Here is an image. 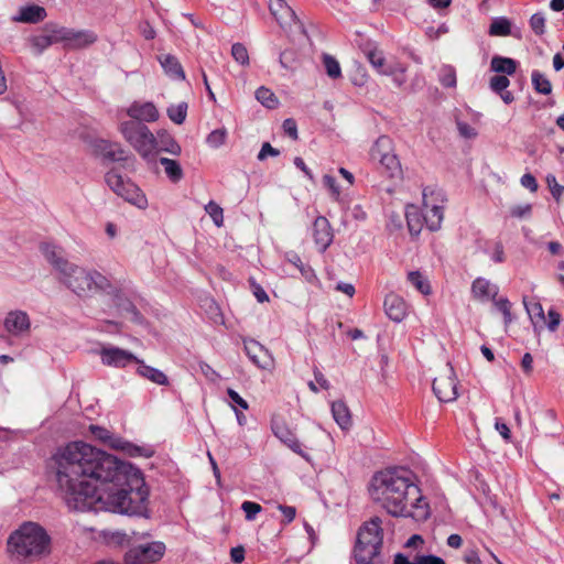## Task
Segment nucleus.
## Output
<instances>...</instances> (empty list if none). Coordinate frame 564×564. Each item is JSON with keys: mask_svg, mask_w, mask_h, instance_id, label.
<instances>
[{"mask_svg": "<svg viewBox=\"0 0 564 564\" xmlns=\"http://www.w3.org/2000/svg\"><path fill=\"white\" fill-rule=\"evenodd\" d=\"M159 162L164 167V172L171 182L177 183L183 178V169L177 161L167 158H160Z\"/></svg>", "mask_w": 564, "mask_h": 564, "instance_id": "obj_32", "label": "nucleus"}, {"mask_svg": "<svg viewBox=\"0 0 564 564\" xmlns=\"http://www.w3.org/2000/svg\"><path fill=\"white\" fill-rule=\"evenodd\" d=\"M256 99L268 109H274L279 105V100L273 91L263 86L256 90Z\"/></svg>", "mask_w": 564, "mask_h": 564, "instance_id": "obj_35", "label": "nucleus"}, {"mask_svg": "<svg viewBox=\"0 0 564 564\" xmlns=\"http://www.w3.org/2000/svg\"><path fill=\"white\" fill-rule=\"evenodd\" d=\"M409 282L422 294L431 293V285L427 279L420 271H411L408 274Z\"/></svg>", "mask_w": 564, "mask_h": 564, "instance_id": "obj_37", "label": "nucleus"}, {"mask_svg": "<svg viewBox=\"0 0 564 564\" xmlns=\"http://www.w3.org/2000/svg\"><path fill=\"white\" fill-rule=\"evenodd\" d=\"M523 303L532 321H534V318L544 319V311L541 303L535 301L527 302L525 300L523 301Z\"/></svg>", "mask_w": 564, "mask_h": 564, "instance_id": "obj_49", "label": "nucleus"}, {"mask_svg": "<svg viewBox=\"0 0 564 564\" xmlns=\"http://www.w3.org/2000/svg\"><path fill=\"white\" fill-rule=\"evenodd\" d=\"M245 351L258 367L265 368L268 366L269 351L258 341L253 339L245 340Z\"/></svg>", "mask_w": 564, "mask_h": 564, "instance_id": "obj_22", "label": "nucleus"}, {"mask_svg": "<svg viewBox=\"0 0 564 564\" xmlns=\"http://www.w3.org/2000/svg\"><path fill=\"white\" fill-rule=\"evenodd\" d=\"M160 63L165 73L173 79H185V74L182 68V65L180 64L178 59L175 56L170 54L163 55L160 57Z\"/></svg>", "mask_w": 564, "mask_h": 564, "instance_id": "obj_26", "label": "nucleus"}, {"mask_svg": "<svg viewBox=\"0 0 564 564\" xmlns=\"http://www.w3.org/2000/svg\"><path fill=\"white\" fill-rule=\"evenodd\" d=\"M433 392L441 402H452L458 397L453 367L447 364L446 373L433 380Z\"/></svg>", "mask_w": 564, "mask_h": 564, "instance_id": "obj_10", "label": "nucleus"}, {"mask_svg": "<svg viewBox=\"0 0 564 564\" xmlns=\"http://www.w3.org/2000/svg\"><path fill=\"white\" fill-rule=\"evenodd\" d=\"M333 231L327 218L319 216L313 224V238L316 247L324 252L333 241Z\"/></svg>", "mask_w": 564, "mask_h": 564, "instance_id": "obj_16", "label": "nucleus"}, {"mask_svg": "<svg viewBox=\"0 0 564 564\" xmlns=\"http://www.w3.org/2000/svg\"><path fill=\"white\" fill-rule=\"evenodd\" d=\"M227 394H228V397H229V399H230V401L232 403H235L236 405H238L242 410H247L248 409V402L243 398H241L237 391H235L234 389L229 388L227 390Z\"/></svg>", "mask_w": 564, "mask_h": 564, "instance_id": "obj_59", "label": "nucleus"}, {"mask_svg": "<svg viewBox=\"0 0 564 564\" xmlns=\"http://www.w3.org/2000/svg\"><path fill=\"white\" fill-rule=\"evenodd\" d=\"M205 210L212 217L215 225L220 227L224 223L223 208L215 202L210 200L206 206Z\"/></svg>", "mask_w": 564, "mask_h": 564, "instance_id": "obj_46", "label": "nucleus"}, {"mask_svg": "<svg viewBox=\"0 0 564 564\" xmlns=\"http://www.w3.org/2000/svg\"><path fill=\"white\" fill-rule=\"evenodd\" d=\"M273 434L291 451L310 462V455L302 449L301 443L296 438L295 434L285 425L282 421L272 422Z\"/></svg>", "mask_w": 564, "mask_h": 564, "instance_id": "obj_12", "label": "nucleus"}, {"mask_svg": "<svg viewBox=\"0 0 564 564\" xmlns=\"http://www.w3.org/2000/svg\"><path fill=\"white\" fill-rule=\"evenodd\" d=\"M275 1L279 7V10L274 8L273 3L271 4L270 9L280 26L289 31H293L294 28L299 29L300 31H304L303 24L297 19L295 12L289 6L283 3V0Z\"/></svg>", "mask_w": 564, "mask_h": 564, "instance_id": "obj_14", "label": "nucleus"}, {"mask_svg": "<svg viewBox=\"0 0 564 564\" xmlns=\"http://www.w3.org/2000/svg\"><path fill=\"white\" fill-rule=\"evenodd\" d=\"M547 328L551 332H555L561 323V314L556 312L555 310H549L547 312Z\"/></svg>", "mask_w": 564, "mask_h": 564, "instance_id": "obj_58", "label": "nucleus"}, {"mask_svg": "<svg viewBox=\"0 0 564 564\" xmlns=\"http://www.w3.org/2000/svg\"><path fill=\"white\" fill-rule=\"evenodd\" d=\"M100 154L112 162H123L124 167L132 166L133 156L130 155L121 145L106 140L98 144Z\"/></svg>", "mask_w": 564, "mask_h": 564, "instance_id": "obj_15", "label": "nucleus"}, {"mask_svg": "<svg viewBox=\"0 0 564 564\" xmlns=\"http://www.w3.org/2000/svg\"><path fill=\"white\" fill-rule=\"evenodd\" d=\"M383 306L387 316L393 322L400 323L408 315L406 303L397 294H388L384 299Z\"/></svg>", "mask_w": 564, "mask_h": 564, "instance_id": "obj_20", "label": "nucleus"}, {"mask_svg": "<svg viewBox=\"0 0 564 564\" xmlns=\"http://www.w3.org/2000/svg\"><path fill=\"white\" fill-rule=\"evenodd\" d=\"M413 564H446L445 561L436 555H419L414 556Z\"/></svg>", "mask_w": 564, "mask_h": 564, "instance_id": "obj_54", "label": "nucleus"}, {"mask_svg": "<svg viewBox=\"0 0 564 564\" xmlns=\"http://www.w3.org/2000/svg\"><path fill=\"white\" fill-rule=\"evenodd\" d=\"M393 151V142L387 135H381L377 139L370 150V158L373 162H379L381 156H386Z\"/></svg>", "mask_w": 564, "mask_h": 564, "instance_id": "obj_29", "label": "nucleus"}, {"mask_svg": "<svg viewBox=\"0 0 564 564\" xmlns=\"http://www.w3.org/2000/svg\"><path fill=\"white\" fill-rule=\"evenodd\" d=\"M31 46L35 54H41L44 50L52 45L46 32L43 30L41 34L33 35L30 39Z\"/></svg>", "mask_w": 564, "mask_h": 564, "instance_id": "obj_41", "label": "nucleus"}, {"mask_svg": "<svg viewBox=\"0 0 564 564\" xmlns=\"http://www.w3.org/2000/svg\"><path fill=\"white\" fill-rule=\"evenodd\" d=\"M367 58L380 74H388V70L383 68L386 59L381 52L371 50L367 53Z\"/></svg>", "mask_w": 564, "mask_h": 564, "instance_id": "obj_45", "label": "nucleus"}, {"mask_svg": "<svg viewBox=\"0 0 564 564\" xmlns=\"http://www.w3.org/2000/svg\"><path fill=\"white\" fill-rule=\"evenodd\" d=\"M282 128H283V131L285 132V134H288L290 138H292L293 140L299 139L297 126H296V122L294 119H292V118L285 119L283 121Z\"/></svg>", "mask_w": 564, "mask_h": 564, "instance_id": "obj_55", "label": "nucleus"}, {"mask_svg": "<svg viewBox=\"0 0 564 564\" xmlns=\"http://www.w3.org/2000/svg\"><path fill=\"white\" fill-rule=\"evenodd\" d=\"M405 218L410 234L412 236H417L423 227V214L417 207L411 205L406 207Z\"/></svg>", "mask_w": 564, "mask_h": 564, "instance_id": "obj_30", "label": "nucleus"}, {"mask_svg": "<svg viewBox=\"0 0 564 564\" xmlns=\"http://www.w3.org/2000/svg\"><path fill=\"white\" fill-rule=\"evenodd\" d=\"M510 85V80L505 75H495L490 78V89L497 94L505 91Z\"/></svg>", "mask_w": 564, "mask_h": 564, "instance_id": "obj_48", "label": "nucleus"}, {"mask_svg": "<svg viewBox=\"0 0 564 564\" xmlns=\"http://www.w3.org/2000/svg\"><path fill=\"white\" fill-rule=\"evenodd\" d=\"M280 151L273 148L269 142H264L258 153V160L263 161L268 155L278 156Z\"/></svg>", "mask_w": 564, "mask_h": 564, "instance_id": "obj_56", "label": "nucleus"}, {"mask_svg": "<svg viewBox=\"0 0 564 564\" xmlns=\"http://www.w3.org/2000/svg\"><path fill=\"white\" fill-rule=\"evenodd\" d=\"M99 356L102 365L118 369H123L139 361V358L131 351L113 345L102 346Z\"/></svg>", "mask_w": 564, "mask_h": 564, "instance_id": "obj_9", "label": "nucleus"}, {"mask_svg": "<svg viewBox=\"0 0 564 564\" xmlns=\"http://www.w3.org/2000/svg\"><path fill=\"white\" fill-rule=\"evenodd\" d=\"M457 129H458L459 134L464 138L470 139V138H475L477 135L475 128H473L470 124H468L466 122L458 121Z\"/></svg>", "mask_w": 564, "mask_h": 564, "instance_id": "obj_57", "label": "nucleus"}, {"mask_svg": "<svg viewBox=\"0 0 564 564\" xmlns=\"http://www.w3.org/2000/svg\"><path fill=\"white\" fill-rule=\"evenodd\" d=\"M448 32V26L445 23H442L437 29L430 26L426 29V35L431 40H436L441 35L446 34Z\"/></svg>", "mask_w": 564, "mask_h": 564, "instance_id": "obj_60", "label": "nucleus"}, {"mask_svg": "<svg viewBox=\"0 0 564 564\" xmlns=\"http://www.w3.org/2000/svg\"><path fill=\"white\" fill-rule=\"evenodd\" d=\"M382 545L381 520L373 518L358 531L354 556L358 564H371Z\"/></svg>", "mask_w": 564, "mask_h": 564, "instance_id": "obj_5", "label": "nucleus"}, {"mask_svg": "<svg viewBox=\"0 0 564 564\" xmlns=\"http://www.w3.org/2000/svg\"><path fill=\"white\" fill-rule=\"evenodd\" d=\"M231 55L239 64L243 66L249 64V54L243 44L235 43L231 47Z\"/></svg>", "mask_w": 564, "mask_h": 564, "instance_id": "obj_47", "label": "nucleus"}, {"mask_svg": "<svg viewBox=\"0 0 564 564\" xmlns=\"http://www.w3.org/2000/svg\"><path fill=\"white\" fill-rule=\"evenodd\" d=\"M323 64H324L326 74L330 78L337 79V78L341 77L340 65H339L338 61L335 57H333L329 54H324L323 55Z\"/></svg>", "mask_w": 564, "mask_h": 564, "instance_id": "obj_40", "label": "nucleus"}, {"mask_svg": "<svg viewBox=\"0 0 564 564\" xmlns=\"http://www.w3.org/2000/svg\"><path fill=\"white\" fill-rule=\"evenodd\" d=\"M464 561L466 564H482L478 553L475 550L466 551Z\"/></svg>", "mask_w": 564, "mask_h": 564, "instance_id": "obj_64", "label": "nucleus"}, {"mask_svg": "<svg viewBox=\"0 0 564 564\" xmlns=\"http://www.w3.org/2000/svg\"><path fill=\"white\" fill-rule=\"evenodd\" d=\"M46 17V11L40 6H28L20 9L19 15L14 18L15 21L36 23Z\"/></svg>", "mask_w": 564, "mask_h": 564, "instance_id": "obj_27", "label": "nucleus"}, {"mask_svg": "<svg viewBox=\"0 0 564 564\" xmlns=\"http://www.w3.org/2000/svg\"><path fill=\"white\" fill-rule=\"evenodd\" d=\"M41 251L57 272L58 281L77 296L87 299L97 293H115L116 288L106 275L69 262L64 257L62 248L43 243L41 245Z\"/></svg>", "mask_w": 564, "mask_h": 564, "instance_id": "obj_3", "label": "nucleus"}, {"mask_svg": "<svg viewBox=\"0 0 564 564\" xmlns=\"http://www.w3.org/2000/svg\"><path fill=\"white\" fill-rule=\"evenodd\" d=\"M124 139L148 161L155 156L156 139L150 129L138 121H126L120 126Z\"/></svg>", "mask_w": 564, "mask_h": 564, "instance_id": "obj_6", "label": "nucleus"}, {"mask_svg": "<svg viewBox=\"0 0 564 564\" xmlns=\"http://www.w3.org/2000/svg\"><path fill=\"white\" fill-rule=\"evenodd\" d=\"M3 327L11 336L22 337L30 330V317L24 311H10L3 319Z\"/></svg>", "mask_w": 564, "mask_h": 564, "instance_id": "obj_11", "label": "nucleus"}, {"mask_svg": "<svg viewBox=\"0 0 564 564\" xmlns=\"http://www.w3.org/2000/svg\"><path fill=\"white\" fill-rule=\"evenodd\" d=\"M546 184H547L553 197L556 200H560V198L562 197V195L564 193V186L560 185L556 181V177L552 174H549L546 176Z\"/></svg>", "mask_w": 564, "mask_h": 564, "instance_id": "obj_51", "label": "nucleus"}, {"mask_svg": "<svg viewBox=\"0 0 564 564\" xmlns=\"http://www.w3.org/2000/svg\"><path fill=\"white\" fill-rule=\"evenodd\" d=\"M332 414L335 422L341 430L348 431L351 427V414L347 404L344 401L338 400L332 403Z\"/></svg>", "mask_w": 564, "mask_h": 564, "instance_id": "obj_24", "label": "nucleus"}, {"mask_svg": "<svg viewBox=\"0 0 564 564\" xmlns=\"http://www.w3.org/2000/svg\"><path fill=\"white\" fill-rule=\"evenodd\" d=\"M532 205L523 204L511 207L510 215L516 218H529L531 216Z\"/></svg>", "mask_w": 564, "mask_h": 564, "instance_id": "obj_52", "label": "nucleus"}, {"mask_svg": "<svg viewBox=\"0 0 564 564\" xmlns=\"http://www.w3.org/2000/svg\"><path fill=\"white\" fill-rule=\"evenodd\" d=\"M278 508H279V510L282 512V514L284 517V522L285 523H290V522H292L294 520L295 514H296V510H295L294 507L279 505Z\"/></svg>", "mask_w": 564, "mask_h": 564, "instance_id": "obj_62", "label": "nucleus"}, {"mask_svg": "<svg viewBox=\"0 0 564 564\" xmlns=\"http://www.w3.org/2000/svg\"><path fill=\"white\" fill-rule=\"evenodd\" d=\"M520 182L523 187L530 189L531 192H535L538 189V182L535 177L530 173L522 175Z\"/></svg>", "mask_w": 564, "mask_h": 564, "instance_id": "obj_61", "label": "nucleus"}, {"mask_svg": "<svg viewBox=\"0 0 564 564\" xmlns=\"http://www.w3.org/2000/svg\"><path fill=\"white\" fill-rule=\"evenodd\" d=\"M96 41L97 35L93 31L68 29L65 47L68 50H79L94 44Z\"/></svg>", "mask_w": 564, "mask_h": 564, "instance_id": "obj_19", "label": "nucleus"}, {"mask_svg": "<svg viewBox=\"0 0 564 564\" xmlns=\"http://www.w3.org/2000/svg\"><path fill=\"white\" fill-rule=\"evenodd\" d=\"M187 108L188 106L187 102L185 101H182L176 105H171L167 108V116L174 123L182 124L186 119Z\"/></svg>", "mask_w": 564, "mask_h": 564, "instance_id": "obj_38", "label": "nucleus"}, {"mask_svg": "<svg viewBox=\"0 0 564 564\" xmlns=\"http://www.w3.org/2000/svg\"><path fill=\"white\" fill-rule=\"evenodd\" d=\"M545 15L543 12H536L531 15L529 24L535 35H543L545 33Z\"/></svg>", "mask_w": 564, "mask_h": 564, "instance_id": "obj_42", "label": "nucleus"}, {"mask_svg": "<svg viewBox=\"0 0 564 564\" xmlns=\"http://www.w3.org/2000/svg\"><path fill=\"white\" fill-rule=\"evenodd\" d=\"M438 80L444 87L453 88L456 86V72L449 65H443L438 72Z\"/></svg>", "mask_w": 564, "mask_h": 564, "instance_id": "obj_39", "label": "nucleus"}, {"mask_svg": "<svg viewBox=\"0 0 564 564\" xmlns=\"http://www.w3.org/2000/svg\"><path fill=\"white\" fill-rule=\"evenodd\" d=\"M518 62L510 57L496 55L491 58L490 68L495 73L513 75L517 70Z\"/></svg>", "mask_w": 564, "mask_h": 564, "instance_id": "obj_28", "label": "nucleus"}, {"mask_svg": "<svg viewBox=\"0 0 564 564\" xmlns=\"http://www.w3.org/2000/svg\"><path fill=\"white\" fill-rule=\"evenodd\" d=\"M378 163L380 164L382 172L386 173L388 177L401 178L402 167L398 156L394 154V151L386 156H381V160Z\"/></svg>", "mask_w": 564, "mask_h": 564, "instance_id": "obj_25", "label": "nucleus"}, {"mask_svg": "<svg viewBox=\"0 0 564 564\" xmlns=\"http://www.w3.org/2000/svg\"><path fill=\"white\" fill-rule=\"evenodd\" d=\"M128 116L133 121H155L159 118V111L152 102L138 104L134 102L128 108Z\"/></svg>", "mask_w": 564, "mask_h": 564, "instance_id": "obj_21", "label": "nucleus"}, {"mask_svg": "<svg viewBox=\"0 0 564 564\" xmlns=\"http://www.w3.org/2000/svg\"><path fill=\"white\" fill-rule=\"evenodd\" d=\"M226 138L227 130L225 128L216 129L207 135L206 142L209 147L217 149L225 143Z\"/></svg>", "mask_w": 564, "mask_h": 564, "instance_id": "obj_44", "label": "nucleus"}, {"mask_svg": "<svg viewBox=\"0 0 564 564\" xmlns=\"http://www.w3.org/2000/svg\"><path fill=\"white\" fill-rule=\"evenodd\" d=\"M89 431L96 440L104 443H109L111 447L128 452L130 455H135L139 452V447L122 441L121 438L112 440L111 433L101 426L90 425Z\"/></svg>", "mask_w": 564, "mask_h": 564, "instance_id": "obj_17", "label": "nucleus"}, {"mask_svg": "<svg viewBox=\"0 0 564 564\" xmlns=\"http://www.w3.org/2000/svg\"><path fill=\"white\" fill-rule=\"evenodd\" d=\"M105 181L118 196L139 208L147 207L148 200L144 194L141 193L140 188L134 183L126 180L116 169L107 172Z\"/></svg>", "mask_w": 564, "mask_h": 564, "instance_id": "obj_7", "label": "nucleus"}, {"mask_svg": "<svg viewBox=\"0 0 564 564\" xmlns=\"http://www.w3.org/2000/svg\"><path fill=\"white\" fill-rule=\"evenodd\" d=\"M369 494L373 502L392 517H411L416 521L430 517L429 505L406 469L390 468L376 473Z\"/></svg>", "mask_w": 564, "mask_h": 564, "instance_id": "obj_2", "label": "nucleus"}, {"mask_svg": "<svg viewBox=\"0 0 564 564\" xmlns=\"http://www.w3.org/2000/svg\"><path fill=\"white\" fill-rule=\"evenodd\" d=\"M471 295L478 302L495 301L499 286L485 278H477L471 283Z\"/></svg>", "mask_w": 564, "mask_h": 564, "instance_id": "obj_18", "label": "nucleus"}, {"mask_svg": "<svg viewBox=\"0 0 564 564\" xmlns=\"http://www.w3.org/2000/svg\"><path fill=\"white\" fill-rule=\"evenodd\" d=\"M50 538L36 523H24L8 539V551L17 560H33L48 550Z\"/></svg>", "mask_w": 564, "mask_h": 564, "instance_id": "obj_4", "label": "nucleus"}, {"mask_svg": "<svg viewBox=\"0 0 564 564\" xmlns=\"http://www.w3.org/2000/svg\"><path fill=\"white\" fill-rule=\"evenodd\" d=\"M531 82L534 90L542 95H550L552 93V84L544 74L534 69L531 74Z\"/></svg>", "mask_w": 564, "mask_h": 564, "instance_id": "obj_34", "label": "nucleus"}, {"mask_svg": "<svg viewBox=\"0 0 564 564\" xmlns=\"http://www.w3.org/2000/svg\"><path fill=\"white\" fill-rule=\"evenodd\" d=\"M494 305L497 307L499 312L503 315V321L506 325H509L512 322L511 315V303L507 297L495 299L492 301Z\"/></svg>", "mask_w": 564, "mask_h": 564, "instance_id": "obj_43", "label": "nucleus"}, {"mask_svg": "<svg viewBox=\"0 0 564 564\" xmlns=\"http://www.w3.org/2000/svg\"><path fill=\"white\" fill-rule=\"evenodd\" d=\"M444 218L443 206L433 203L430 199L427 189L423 191V220L431 231L441 228Z\"/></svg>", "mask_w": 564, "mask_h": 564, "instance_id": "obj_13", "label": "nucleus"}, {"mask_svg": "<svg viewBox=\"0 0 564 564\" xmlns=\"http://www.w3.org/2000/svg\"><path fill=\"white\" fill-rule=\"evenodd\" d=\"M165 551V545L162 542H152L139 545L129 550L126 554L127 564H145L159 561Z\"/></svg>", "mask_w": 564, "mask_h": 564, "instance_id": "obj_8", "label": "nucleus"}, {"mask_svg": "<svg viewBox=\"0 0 564 564\" xmlns=\"http://www.w3.org/2000/svg\"><path fill=\"white\" fill-rule=\"evenodd\" d=\"M52 45L63 43L65 46L68 28L58 26L56 24H46L44 28Z\"/></svg>", "mask_w": 564, "mask_h": 564, "instance_id": "obj_36", "label": "nucleus"}, {"mask_svg": "<svg viewBox=\"0 0 564 564\" xmlns=\"http://www.w3.org/2000/svg\"><path fill=\"white\" fill-rule=\"evenodd\" d=\"M241 509L246 514V519L251 521L256 518V516L261 511V506L257 502L252 501H243L241 505Z\"/></svg>", "mask_w": 564, "mask_h": 564, "instance_id": "obj_50", "label": "nucleus"}, {"mask_svg": "<svg viewBox=\"0 0 564 564\" xmlns=\"http://www.w3.org/2000/svg\"><path fill=\"white\" fill-rule=\"evenodd\" d=\"M488 33L491 36H509V35H514L512 33V23L506 17L494 18L491 23H490Z\"/></svg>", "mask_w": 564, "mask_h": 564, "instance_id": "obj_31", "label": "nucleus"}, {"mask_svg": "<svg viewBox=\"0 0 564 564\" xmlns=\"http://www.w3.org/2000/svg\"><path fill=\"white\" fill-rule=\"evenodd\" d=\"M156 150L167 152L172 155H180L182 152L181 145L166 132L159 135L155 151Z\"/></svg>", "mask_w": 564, "mask_h": 564, "instance_id": "obj_33", "label": "nucleus"}, {"mask_svg": "<svg viewBox=\"0 0 564 564\" xmlns=\"http://www.w3.org/2000/svg\"><path fill=\"white\" fill-rule=\"evenodd\" d=\"M135 365L138 366L137 373L140 377L145 378V379L150 380L151 382L156 383L159 386H167L169 384V378L160 369L148 366L141 359H139V361H137Z\"/></svg>", "mask_w": 564, "mask_h": 564, "instance_id": "obj_23", "label": "nucleus"}, {"mask_svg": "<svg viewBox=\"0 0 564 564\" xmlns=\"http://www.w3.org/2000/svg\"><path fill=\"white\" fill-rule=\"evenodd\" d=\"M69 509L148 517L149 490L139 469L85 442H70L52 457Z\"/></svg>", "mask_w": 564, "mask_h": 564, "instance_id": "obj_1", "label": "nucleus"}, {"mask_svg": "<svg viewBox=\"0 0 564 564\" xmlns=\"http://www.w3.org/2000/svg\"><path fill=\"white\" fill-rule=\"evenodd\" d=\"M245 549L239 545L230 550V558L235 564H240L245 560Z\"/></svg>", "mask_w": 564, "mask_h": 564, "instance_id": "obj_63", "label": "nucleus"}, {"mask_svg": "<svg viewBox=\"0 0 564 564\" xmlns=\"http://www.w3.org/2000/svg\"><path fill=\"white\" fill-rule=\"evenodd\" d=\"M117 305L123 311L132 315L133 321H138L140 317V313L138 312L137 307L129 301V300H122L118 299Z\"/></svg>", "mask_w": 564, "mask_h": 564, "instance_id": "obj_53", "label": "nucleus"}]
</instances>
